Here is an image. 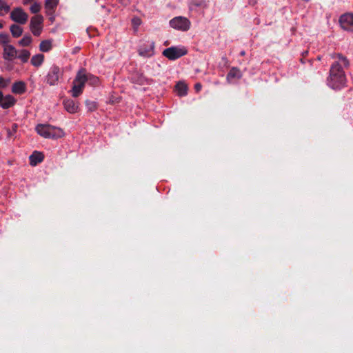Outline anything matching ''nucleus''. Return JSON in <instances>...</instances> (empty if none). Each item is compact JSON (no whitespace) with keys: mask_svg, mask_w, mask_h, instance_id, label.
<instances>
[{"mask_svg":"<svg viewBox=\"0 0 353 353\" xmlns=\"http://www.w3.org/2000/svg\"><path fill=\"white\" fill-rule=\"evenodd\" d=\"M336 60L331 65L327 85L334 90H341L346 86L347 79L343 68L349 67L350 63L345 57L341 54L332 55Z\"/></svg>","mask_w":353,"mask_h":353,"instance_id":"f257e3e1","label":"nucleus"},{"mask_svg":"<svg viewBox=\"0 0 353 353\" xmlns=\"http://www.w3.org/2000/svg\"><path fill=\"white\" fill-rule=\"evenodd\" d=\"M37 132L44 138L58 139L63 137L62 129L50 125L39 124L36 127Z\"/></svg>","mask_w":353,"mask_h":353,"instance_id":"f03ea898","label":"nucleus"},{"mask_svg":"<svg viewBox=\"0 0 353 353\" xmlns=\"http://www.w3.org/2000/svg\"><path fill=\"white\" fill-rule=\"evenodd\" d=\"M88 81V76L84 70H79L73 81V86L71 90L72 96L77 97L84 88L85 82Z\"/></svg>","mask_w":353,"mask_h":353,"instance_id":"7ed1b4c3","label":"nucleus"},{"mask_svg":"<svg viewBox=\"0 0 353 353\" xmlns=\"http://www.w3.org/2000/svg\"><path fill=\"white\" fill-rule=\"evenodd\" d=\"M188 53V50L184 46H172L163 51V55L170 60L177 59Z\"/></svg>","mask_w":353,"mask_h":353,"instance_id":"20e7f679","label":"nucleus"},{"mask_svg":"<svg viewBox=\"0 0 353 353\" xmlns=\"http://www.w3.org/2000/svg\"><path fill=\"white\" fill-rule=\"evenodd\" d=\"M62 75L63 72L61 68L57 65H53L50 68L46 75V82L50 85H55L58 83Z\"/></svg>","mask_w":353,"mask_h":353,"instance_id":"39448f33","label":"nucleus"},{"mask_svg":"<svg viewBox=\"0 0 353 353\" xmlns=\"http://www.w3.org/2000/svg\"><path fill=\"white\" fill-rule=\"evenodd\" d=\"M43 20V17L40 14L34 15L31 18L30 29L34 36L39 37L41 34Z\"/></svg>","mask_w":353,"mask_h":353,"instance_id":"423d86ee","label":"nucleus"},{"mask_svg":"<svg viewBox=\"0 0 353 353\" xmlns=\"http://www.w3.org/2000/svg\"><path fill=\"white\" fill-rule=\"evenodd\" d=\"M170 25L174 29L187 31L190 29V21L185 17H176L170 21Z\"/></svg>","mask_w":353,"mask_h":353,"instance_id":"0eeeda50","label":"nucleus"},{"mask_svg":"<svg viewBox=\"0 0 353 353\" xmlns=\"http://www.w3.org/2000/svg\"><path fill=\"white\" fill-rule=\"evenodd\" d=\"M10 19L17 23L23 25L28 20V14L21 8H14L10 14Z\"/></svg>","mask_w":353,"mask_h":353,"instance_id":"6e6552de","label":"nucleus"},{"mask_svg":"<svg viewBox=\"0 0 353 353\" xmlns=\"http://www.w3.org/2000/svg\"><path fill=\"white\" fill-rule=\"evenodd\" d=\"M139 54L143 57H151L154 54V42L147 41L139 48Z\"/></svg>","mask_w":353,"mask_h":353,"instance_id":"1a4fd4ad","label":"nucleus"},{"mask_svg":"<svg viewBox=\"0 0 353 353\" xmlns=\"http://www.w3.org/2000/svg\"><path fill=\"white\" fill-rule=\"evenodd\" d=\"M339 23L343 30L353 31V14H345L341 16Z\"/></svg>","mask_w":353,"mask_h":353,"instance_id":"9d476101","label":"nucleus"},{"mask_svg":"<svg viewBox=\"0 0 353 353\" xmlns=\"http://www.w3.org/2000/svg\"><path fill=\"white\" fill-rule=\"evenodd\" d=\"M17 50L12 45H8L3 47V58L8 61H12L17 58Z\"/></svg>","mask_w":353,"mask_h":353,"instance_id":"9b49d317","label":"nucleus"},{"mask_svg":"<svg viewBox=\"0 0 353 353\" xmlns=\"http://www.w3.org/2000/svg\"><path fill=\"white\" fill-rule=\"evenodd\" d=\"M16 103V99L10 94L2 95V100L0 102V106L3 109H8Z\"/></svg>","mask_w":353,"mask_h":353,"instance_id":"f8f14e48","label":"nucleus"},{"mask_svg":"<svg viewBox=\"0 0 353 353\" xmlns=\"http://www.w3.org/2000/svg\"><path fill=\"white\" fill-rule=\"evenodd\" d=\"M64 108L69 113H75L79 110V105L72 99H66L63 101Z\"/></svg>","mask_w":353,"mask_h":353,"instance_id":"ddd939ff","label":"nucleus"},{"mask_svg":"<svg viewBox=\"0 0 353 353\" xmlns=\"http://www.w3.org/2000/svg\"><path fill=\"white\" fill-rule=\"evenodd\" d=\"M26 84L21 81H17L12 86V92L16 94H22L26 91Z\"/></svg>","mask_w":353,"mask_h":353,"instance_id":"4468645a","label":"nucleus"},{"mask_svg":"<svg viewBox=\"0 0 353 353\" xmlns=\"http://www.w3.org/2000/svg\"><path fill=\"white\" fill-rule=\"evenodd\" d=\"M59 3V0H46V13L48 15L52 14Z\"/></svg>","mask_w":353,"mask_h":353,"instance_id":"2eb2a0df","label":"nucleus"},{"mask_svg":"<svg viewBox=\"0 0 353 353\" xmlns=\"http://www.w3.org/2000/svg\"><path fill=\"white\" fill-rule=\"evenodd\" d=\"M241 77V72L236 68H232L227 75V81L229 83H232L234 80L239 79Z\"/></svg>","mask_w":353,"mask_h":353,"instance_id":"dca6fc26","label":"nucleus"},{"mask_svg":"<svg viewBox=\"0 0 353 353\" xmlns=\"http://www.w3.org/2000/svg\"><path fill=\"white\" fill-rule=\"evenodd\" d=\"M31 165H36L43 159V155L39 152H34L29 157Z\"/></svg>","mask_w":353,"mask_h":353,"instance_id":"f3484780","label":"nucleus"},{"mask_svg":"<svg viewBox=\"0 0 353 353\" xmlns=\"http://www.w3.org/2000/svg\"><path fill=\"white\" fill-rule=\"evenodd\" d=\"M52 48V40L47 39L42 41L39 44V50L43 52H47Z\"/></svg>","mask_w":353,"mask_h":353,"instance_id":"a211bd4d","label":"nucleus"},{"mask_svg":"<svg viewBox=\"0 0 353 353\" xmlns=\"http://www.w3.org/2000/svg\"><path fill=\"white\" fill-rule=\"evenodd\" d=\"M176 92L179 96L187 94L188 86L184 82H179L175 86Z\"/></svg>","mask_w":353,"mask_h":353,"instance_id":"6ab92c4d","label":"nucleus"},{"mask_svg":"<svg viewBox=\"0 0 353 353\" xmlns=\"http://www.w3.org/2000/svg\"><path fill=\"white\" fill-rule=\"evenodd\" d=\"M44 61V56L42 54L34 55L30 60L31 64L35 67H39Z\"/></svg>","mask_w":353,"mask_h":353,"instance_id":"aec40b11","label":"nucleus"},{"mask_svg":"<svg viewBox=\"0 0 353 353\" xmlns=\"http://www.w3.org/2000/svg\"><path fill=\"white\" fill-rule=\"evenodd\" d=\"M10 30L12 37L15 38L19 37L23 33V28L17 24H12Z\"/></svg>","mask_w":353,"mask_h":353,"instance_id":"412c9836","label":"nucleus"},{"mask_svg":"<svg viewBox=\"0 0 353 353\" xmlns=\"http://www.w3.org/2000/svg\"><path fill=\"white\" fill-rule=\"evenodd\" d=\"M30 56V53L27 50H21L17 51V58H19L23 63H26L28 61Z\"/></svg>","mask_w":353,"mask_h":353,"instance_id":"4be33fe9","label":"nucleus"},{"mask_svg":"<svg viewBox=\"0 0 353 353\" xmlns=\"http://www.w3.org/2000/svg\"><path fill=\"white\" fill-rule=\"evenodd\" d=\"M192 7H196L201 9H205L208 7V1L206 0H192L191 1Z\"/></svg>","mask_w":353,"mask_h":353,"instance_id":"5701e85b","label":"nucleus"},{"mask_svg":"<svg viewBox=\"0 0 353 353\" xmlns=\"http://www.w3.org/2000/svg\"><path fill=\"white\" fill-rule=\"evenodd\" d=\"M10 37L6 32H1L0 33V43L4 47L6 46L10 45Z\"/></svg>","mask_w":353,"mask_h":353,"instance_id":"b1692460","label":"nucleus"},{"mask_svg":"<svg viewBox=\"0 0 353 353\" xmlns=\"http://www.w3.org/2000/svg\"><path fill=\"white\" fill-rule=\"evenodd\" d=\"M32 37L30 35H24L19 41V44L21 46H28L32 43Z\"/></svg>","mask_w":353,"mask_h":353,"instance_id":"393cba45","label":"nucleus"},{"mask_svg":"<svg viewBox=\"0 0 353 353\" xmlns=\"http://www.w3.org/2000/svg\"><path fill=\"white\" fill-rule=\"evenodd\" d=\"M85 105L88 111L93 112L97 108V103L96 101L87 100L85 101Z\"/></svg>","mask_w":353,"mask_h":353,"instance_id":"a878e982","label":"nucleus"},{"mask_svg":"<svg viewBox=\"0 0 353 353\" xmlns=\"http://www.w3.org/2000/svg\"><path fill=\"white\" fill-rule=\"evenodd\" d=\"M10 10V7L4 1L0 0V15H3L8 13Z\"/></svg>","mask_w":353,"mask_h":353,"instance_id":"bb28decb","label":"nucleus"},{"mask_svg":"<svg viewBox=\"0 0 353 353\" xmlns=\"http://www.w3.org/2000/svg\"><path fill=\"white\" fill-rule=\"evenodd\" d=\"M30 10L32 13L36 14L41 10V5L38 2H34L30 8Z\"/></svg>","mask_w":353,"mask_h":353,"instance_id":"cd10ccee","label":"nucleus"},{"mask_svg":"<svg viewBox=\"0 0 353 353\" xmlns=\"http://www.w3.org/2000/svg\"><path fill=\"white\" fill-rule=\"evenodd\" d=\"M132 23L133 26L137 28L141 23V20L139 17H134L132 19Z\"/></svg>","mask_w":353,"mask_h":353,"instance_id":"c85d7f7f","label":"nucleus"},{"mask_svg":"<svg viewBox=\"0 0 353 353\" xmlns=\"http://www.w3.org/2000/svg\"><path fill=\"white\" fill-rule=\"evenodd\" d=\"M10 83L9 79L0 77V88H6Z\"/></svg>","mask_w":353,"mask_h":353,"instance_id":"c756f323","label":"nucleus"},{"mask_svg":"<svg viewBox=\"0 0 353 353\" xmlns=\"http://www.w3.org/2000/svg\"><path fill=\"white\" fill-rule=\"evenodd\" d=\"M88 81H90V83L93 85H96L99 83V79L93 76L88 77Z\"/></svg>","mask_w":353,"mask_h":353,"instance_id":"7c9ffc66","label":"nucleus"},{"mask_svg":"<svg viewBox=\"0 0 353 353\" xmlns=\"http://www.w3.org/2000/svg\"><path fill=\"white\" fill-rule=\"evenodd\" d=\"M202 88V85L200 83H197L195 84L194 85V89L196 90V92H199Z\"/></svg>","mask_w":353,"mask_h":353,"instance_id":"2f4dec72","label":"nucleus"},{"mask_svg":"<svg viewBox=\"0 0 353 353\" xmlns=\"http://www.w3.org/2000/svg\"><path fill=\"white\" fill-rule=\"evenodd\" d=\"M5 22L3 21H0V29H2L4 27Z\"/></svg>","mask_w":353,"mask_h":353,"instance_id":"473e14b6","label":"nucleus"},{"mask_svg":"<svg viewBox=\"0 0 353 353\" xmlns=\"http://www.w3.org/2000/svg\"><path fill=\"white\" fill-rule=\"evenodd\" d=\"M32 1H33V0H23V4H28V3H29L30 2H32Z\"/></svg>","mask_w":353,"mask_h":353,"instance_id":"72a5a7b5","label":"nucleus"},{"mask_svg":"<svg viewBox=\"0 0 353 353\" xmlns=\"http://www.w3.org/2000/svg\"><path fill=\"white\" fill-rule=\"evenodd\" d=\"M241 55H244V54H245V52H244V51H242V52H241Z\"/></svg>","mask_w":353,"mask_h":353,"instance_id":"f704fd0d","label":"nucleus"}]
</instances>
